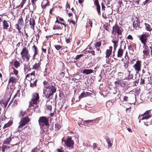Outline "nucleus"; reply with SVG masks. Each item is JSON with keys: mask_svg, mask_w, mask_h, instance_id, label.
I'll use <instances>...</instances> for the list:
<instances>
[{"mask_svg": "<svg viewBox=\"0 0 152 152\" xmlns=\"http://www.w3.org/2000/svg\"><path fill=\"white\" fill-rule=\"evenodd\" d=\"M145 34L138 35V37L142 43L143 44V48L144 49L143 51L144 55L147 56L149 55L150 50L147 45V43L148 40V37L150 35V34Z\"/></svg>", "mask_w": 152, "mask_h": 152, "instance_id": "f257e3e1", "label": "nucleus"}, {"mask_svg": "<svg viewBox=\"0 0 152 152\" xmlns=\"http://www.w3.org/2000/svg\"><path fill=\"white\" fill-rule=\"evenodd\" d=\"M39 96V93L37 92L33 93L31 95V99L29 102L28 107H32L35 110V109L38 107Z\"/></svg>", "mask_w": 152, "mask_h": 152, "instance_id": "f03ea898", "label": "nucleus"}, {"mask_svg": "<svg viewBox=\"0 0 152 152\" xmlns=\"http://www.w3.org/2000/svg\"><path fill=\"white\" fill-rule=\"evenodd\" d=\"M56 88L55 86L51 84L50 86H49L44 90L43 93L45 94V96L46 98H49L50 96L53 95L54 93L56 92Z\"/></svg>", "mask_w": 152, "mask_h": 152, "instance_id": "7ed1b4c3", "label": "nucleus"}, {"mask_svg": "<svg viewBox=\"0 0 152 152\" xmlns=\"http://www.w3.org/2000/svg\"><path fill=\"white\" fill-rule=\"evenodd\" d=\"M20 54L21 57L23 60H26L27 61H29L30 55L29 53V50H28V47H26L25 45L23 47L20 52Z\"/></svg>", "mask_w": 152, "mask_h": 152, "instance_id": "20e7f679", "label": "nucleus"}, {"mask_svg": "<svg viewBox=\"0 0 152 152\" xmlns=\"http://www.w3.org/2000/svg\"><path fill=\"white\" fill-rule=\"evenodd\" d=\"M123 31V30L121 27L119 26L117 24H115L113 26L111 32L115 35L117 34L118 37L120 35H122Z\"/></svg>", "mask_w": 152, "mask_h": 152, "instance_id": "39448f33", "label": "nucleus"}, {"mask_svg": "<svg viewBox=\"0 0 152 152\" xmlns=\"http://www.w3.org/2000/svg\"><path fill=\"white\" fill-rule=\"evenodd\" d=\"M30 121V119L28 116L22 117L21 118L20 121L18 124L19 125L18 127L17 131L19 132L21 131L19 129L25 126L26 124L29 123Z\"/></svg>", "mask_w": 152, "mask_h": 152, "instance_id": "423d86ee", "label": "nucleus"}, {"mask_svg": "<svg viewBox=\"0 0 152 152\" xmlns=\"http://www.w3.org/2000/svg\"><path fill=\"white\" fill-rule=\"evenodd\" d=\"M17 23H18L15 25V28L18 30V32L20 33L21 32L20 30L24 26V21L22 16L20 17Z\"/></svg>", "mask_w": 152, "mask_h": 152, "instance_id": "0eeeda50", "label": "nucleus"}, {"mask_svg": "<svg viewBox=\"0 0 152 152\" xmlns=\"http://www.w3.org/2000/svg\"><path fill=\"white\" fill-rule=\"evenodd\" d=\"M48 121V119L45 116H42L40 117L38 120L40 126L49 125Z\"/></svg>", "mask_w": 152, "mask_h": 152, "instance_id": "6e6552de", "label": "nucleus"}, {"mask_svg": "<svg viewBox=\"0 0 152 152\" xmlns=\"http://www.w3.org/2000/svg\"><path fill=\"white\" fill-rule=\"evenodd\" d=\"M142 117L141 120L148 119L151 118L152 116V110H149L146 111L144 113L139 115Z\"/></svg>", "mask_w": 152, "mask_h": 152, "instance_id": "1a4fd4ad", "label": "nucleus"}, {"mask_svg": "<svg viewBox=\"0 0 152 152\" xmlns=\"http://www.w3.org/2000/svg\"><path fill=\"white\" fill-rule=\"evenodd\" d=\"M141 67V61L139 60H137L135 64L133 66L137 73H138L140 71Z\"/></svg>", "mask_w": 152, "mask_h": 152, "instance_id": "9d476101", "label": "nucleus"}, {"mask_svg": "<svg viewBox=\"0 0 152 152\" xmlns=\"http://www.w3.org/2000/svg\"><path fill=\"white\" fill-rule=\"evenodd\" d=\"M134 20L133 22V27L136 29H138L140 28V21L138 18L137 17H134Z\"/></svg>", "mask_w": 152, "mask_h": 152, "instance_id": "9b49d317", "label": "nucleus"}, {"mask_svg": "<svg viewBox=\"0 0 152 152\" xmlns=\"http://www.w3.org/2000/svg\"><path fill=\"white\" fill-rule=\"evenodd\" d=\"M3 29L8 30L9 27H11V23L8 20H4L2 22Z\"/></svg>", "mask_w": 152, "mask_h": 152, "instance_id": "f8f14e48", "label": "nucleus"}, {"mask_svg": "<svg viewBox=\"0 0 152 152\" xmlns=\"http://www.w3.org/2000/svg\"><path fill=\"white\" fill-rule=\"evenodd\" d=\"M144 25H145V30H147V31H148V32H143V34H143V35L144 34H145V33H146L147 34L148 33H149V34H150V35L148 37H148H150V36L151 35V31H152V28L151 26L148 24L146 23H145L144 24Z\"/></svg>", "mask_w": 152, "mask_h": 152, "instance_id": "ddd939ff", "label": "nucleus"}, {"mask_svg": "<svg viewBox=\"0 0 152 152\" xmlns=\"http://www.w3.org/2000/svg\"><path fill=\"white\" fill-rule=\"evenodd\" d=\"M9 74L11 76V75H15L17 77L18 76V71L14 67H12L9 69Z\"/></svg>", "mask_w": 152, "mask_h": 152, "instance_id": "4468645a", "label": "nucleus"}, {"mask_svg": "<svg viewBox=\"0 0 152 152\" xmlns=\"http://www.w3.org/2000/svg\"><path fill=\"white\" fill-rule=\"evenodd\" d=\"M11 96L8 99H7L4 98L2 99L0 102V104L1 105H3L4 107L6 108L7 107L8 102L9 101Z\"/></svg>", "mask_w": 152, "mask_h": 152, "instance_id": "2eb2a0df", "label": "nucleus"}, {"mask_svg": "<svg viewBox=\"0 0 152 152\" xmlns=\"http://www.w3.org/2000/svg\"><path fill=\"white\" fill-rule=\"evenodd\" d=\"M74 144V141L72 140V137H68L67 139V147H69L70 149H72L73 147Z\"/></svg>", "mask_w": 152, "mask_h": 152, "instance_id": "dca6fc26", "label": "nucleus"}, {"mask_svg": "<svg viewBox=\"0 0 152 152\" xmlns=\"http://www.w3.org/2000/svg\"><path fill=\"white\" fill-rule=\"evenodd\" d=\"M29 81L30 82V86L31 87L33 88L37 87V83L38 81L37 79L34 78Z\"/></svg>", "mask_w": 152, "mask_h": 152, "instance_id": "f3484780", "label": "nucleus"}, {"mask_svg": "<svg viewBox=\"0 0 152 152\" xmlns=\"http://www.w3.org/2000/svg\"><path fill=\"white\" fill-rule=\"evenodd\" d=\"M18 79L16 78L15 77L13 76H10L9 80L8 83L10 84V83H12V85H13L14 84L16 83Z\"/></svg>", "mask_w": 152, "mask_h": 152, "instance_id": "a211bd4d", "label": "nucleus"}, {"mask_svg": "<svg viewBox=\"0 0 152 152\" xmlns=\"http://www.w3.org/2000/svg\"><path fill=\"white\" fill-rule=\"evenodd\" d=\"M43 84L45 89L48 87L49 86H50L51 84H52V83H50V79L47 78L43 81Z\"/></svg>", "mask_w": 152, "mask_h": 152, "instance_id": "6ab92c4d", "label": "nucleus"}, {"mask_svg": "<svg viewBox=\"0 0 152 152\" xmlns=\"http://www.w3.org/2000/svg\"><path fill=\"white\" fill-rule=\"evenodd\" d=\"M41 63L40 61L36 62L34 64L33 66L32 69H33L38 71L41 68Z\"/></svg>", "mask_w": 152, "mask_h": 152, "instance_id": "aec40b11", "label": "nucleus"}, {"mask_svg": "<svg viewBox=\"0 0 152 152\" xmlns=\"http://www.w3.org/2000/svg\"><path fill=\"white\" fill-rule=\"evenodd\" d=\"M113 47L112 46H110L109 49L106 50V56L105 57L107 58H108L111 55Z\"/></svg>", "mask_w": 152, "mask_h": 152, "instance_id": "412c9836", "label": "nucleus"}, {"mask_svg": "<svg viewBox=\"0 0 152 152\" xmlns=\"http://www.w3.org/2000/svg\"><path fill=\"white\" fill-rule=\"evenodd\" d=\"M124 50L121 47V45L118 49L117 51V57L118 58H121L123 54Z\"/></svg>", "mask_w": 152, "mask_h": 152, "instance_id": "4be33fe9", "label": "nucleus"}, {"mask_svg": "<svg viewBox=\"0 0 152 152\" xmlns=\"http://www.w3.org/2000/svg\"><path fill=\"white\" fill-rule=\"evenodd\" d=\"M29 24L31 26L30 27L34 29V26L35 25V20L33 18H31L29 20Z\"/></svg>", "mask_w": 152, "mask_h": 152, "instance_id": "5701e85b", "label": "nucleus"}, {"mask_svg": "<svg viewBox=\"0 0 152 152\" xmlns=\"http://www.w3.org/2000/svg\"><path fill=\"white\" fill-rule=\"evenodd\" d=\"M31 69L30 65L29 64L24 65V71L25 73H27L28 71H30Z\"/></svg>", "mask_w": 152, "mask_h": 152, "instance_id": "b1692460", "label": "nucleus"}, {"mask_svg": "<svg viewBox=\"0 0 152 152\" xmlns=\"http://www.w3.org/2000/svg\"><path fill=\"white\" fill-rule=\"evenodd\" d=\"M20 61L17 60L14 61L13 66L14 68H15L16 69H17L20 67Z\"/></svg>", "mask_w": 152, "mask_h": 152, "instance_id": "393cba45", "label": "nucleus"}, {"mask_svg": "<svg viewBox=\"0 0 152 152\" xmlns=\"http://www.w3.org/2000/svg\"><path fill=\"white\" fill-rule=\"evenodd\" d=\"M112 42L114 44L113 47L114 50H115L116 47H117L118 45V39H116L115 40L114 38L112 39Z\"/></svg>", "mask_w": 152, "mask_h": 152, "instance_id": "a878e982", "label": "nucleus"}, {"mask_svg": "<svg viewBox=\"0 0 152 152\" xmlns=\"http://www.w3.org/2000/svg\"><path fill=\"white\" fill-rule=\"evenodd\" d=\"M49 5V2L48 0H44L42 3V8H45L46 7Z\"/></svg>", "mask_w": 152, "mask_h": 152, "instance_id": "bb28decb", "label": "nucleus"}, {"mask_svg": "<svg viewBox=\"0 0 152 152\" xmlns=\"http://www.w3.org/2000/svg\"><path fill=\"white\" fill-rule=\"evenodd\" d=\"M13 124V121L10 120L8 122L5 124L3 127V129H5L6 128L9 127L11 126Z\"/></svg>", "mask_w": 152, "mask_h": 152, "instance_id": "cd10ccee", "label": "nucleus"}, {"mask_svg": "<svg viewBox=\"0 0 152 152\" xmlns=\"http://www.w3.org/2000/svg\"><path fill=\"white\" fill-rule=\"evenodd\" d=\"M93 72V70L91 69H85L83 70L82 73L83 74H86L88 75Z\"/></svg>", "mask_w": 152, "mask_h": 152, "instance_id": "c85d7f7f", "label": "nucleus"}, {"mask_svg": "<svg viewBox=\"0 0 152 152\" xmlns=\"http://www.w3.org/2000/svg\"><path fill=\"white\" fill-rule=\"evenodd\" d=\"M28 35L27 33H25V36H24V37H25L23 38L24 45H27V43L28 40Z\"/></svg>", "mask_w": 152, "mask_h": 152, "instance_id": "c756f323", "label": "nucleus"}, {"mask_svg": "<svg viewBox=\"0 0 152 152\" xmlns=\"http://www.w3.org/2000/svg\"><path fill=\"white\" fill-rule=\"evenodd\" d=\"M110 25L107 23L103 25L104 28L107 31H109L110 29Z\"/></svg>", "mask_w": 152, "mask_h": 152, "instance_id": "7c9ffc66", "label": "nucleus"}, {"mask_svg": "<svg viewBox=\"0 0 152 152\" xmlns=\"http://www.w3.org/2000/svg\"><path fill=\"white\" fill-rule=\"evenodd\" d=\"M112 12H107V11H103V12L102 16L103 18H105V19L107 18V15H110L112 14Z\"/></svg>", "mask_w": 152, "mask_h": 152, "instance_id": "2f4dec72", "label": "nucleus"}, {"mask_svg": "<svg viewBox=\"0 0 152 152\" xmlns=\"http://www.w3.org/2000/svg\"><path fill=\"white\" fill-rule=\"evenodd\" d=\"M26 113V110H21L19 113V115L20 117H23Z\"/></svg>", "mask_w": 152, "mask_h": 152, "instance_id": "473e14b6", "label": "nucleus"}, {"mask_svg": "<svg viewBox=\"0 0 152 152\" xmlns=\"http://www.w3.org/2000/svg\"><path fill=\"white\" fill-rule=\"evenodd\" d=\"M127 75H128V77H125V79L127 80H130L132 79L133 77V76L132 75H130V71H129V70H128L127 71Z\"/></svg>", "mask_w": 152, "mask_h": 152, "instance_id": "72a5a7b5", "label": "nucleus"}, {"mask_svg": "<svg viewBox=\"0 0 152 152\" xmlns=\"http://www.w3.org/2000/svg\"><path fill=\"white\" fill-rule=\"evenodd\" d=\"M52 103L51 102L49 104L46 105V109L47 110H50V111L52 110Z\"/></svg>", "mask_w": 152, "mask_h": 152, "instance_id": "f704fd0d", "label": "nucleus"}, {"mask_svg": "<svg viewBox=\"0 0 152 152\" xmlns=\"http://www.w3.org/2000/svg\"><path fill=\"white\" fill-rule=\"evenodd\" d=\"M96 7V10L97 11L98 14L99 15H101L100 12V4L96 5H95Z\"/></svg>", "mask_w": 152, "mask_h": 152, "instance_id": "c9c22d12", "label": "nucleus"}, {"mask_svg": "<svg viewBox=\"0 0 152 152\" xmlns=\"http://www.w3.org/2000/svg\"><path fill=\"white\" fill-rule=\"evenodd\" d=\"M11 139L10 137H9V138H7L3 142V143L4 144H6L7 145L9 144L10 143V142H11Z\"/></svg>", "mask_w": 152, "mask_h": 152, "instance_id": "e433bc0d", "label": "nucleus"}, {"mask_svg": "<svg viewBox=\"0 0 152 152\" xmlns=\"http://www.w3.org/2000/svg\"><path fill=\"white\" fill-rule=\"evenodd\" d=\"M101 42L100 41L97 42L96 43L94 44V46L95 47L94 49H95L96 48H99L100 46H101Z\"/></svg>", "mask_w": 152, "mask_h": 152, "instance_id": "4c0bfd02", "label": "nucleus"}, {"mask_svg": "<svg viewBox=\"0 0 152 152\" xmlns=\"http://www.w3.org/2000/svg\"><path fill=\"white\" fill-rule=\"evenodd\" d=\"M73 52L72 51H71V52H69L68 54V56H69L68 57H67V59L68 60V58L69 59L72 58H73Z\"/></svg>", "mask_w": 152, "mask_h": 152, "instance_id": "58836bf2", "label": "nucleus"}, {"mask_svg": "<svg viewBox=\"0 0 152 152\" xmlns=\"http://www.w3.org/2000/svg\"><path fill=\"white\" fill-rule=\"evenodd\" d=\"M106 141L107 143V144H108V146L110 147L111 146H112V144L110 140V138L108 137H107V138L106 139Z\"/></svg>", "mask_w": 152, "mask_h": 152, "instance_id": "ea45409f", "label": "nucleus"}, {"mask_svg": "<svg viewBox=\"0 0 152 152\" xmlns=\"http://www.w3.org/2000/svg\"><path fill=\"white\" fill-rule=\"evenodd\" d=\"M126 82L125 81L120 80L119 85L121 87H124L126 86Z\"/></svg>", "mask_w": 152, "mask_h": 152, "instance_id": "a19ab883", "label": "nucleus"}, {"mask_svg": "<svg viewBox=\"0 0 152 152\" xmlns=\"http://www.w3.org/2000/svg\"><path fill=\"white\" fill-rule=\"evenodd\" d=\"M20 90H17L16 93L14 96L13 99H14L17 97H19L20 96Z\"/></svg>", "mask_w": 152, "mask_h": 152, "instance_id": "79ce46f5", "label": "nucleus"}, {"mask_svg": "<svg viewBox=\"0 0 152 152\" xmlns=\"http://www.w3.org/2000/svg\"><path fill=\"white\" fill-rule=\"evenodd\" d=\"M96 54L97 55L99 56L101 53V50L99 48H96Z\"/></svg>", "mask_w": 152, "mask_h": 152, "instance_id": "37998d69", "label": "nucleus"}, {"mask_svg": "<svg viewBox=\"0 0 152 152\" xmlns=\"http://www.w3.org/2000/svg\"><path fill=\"white\" fill-rule=\"evenodd\" d=\"M61 127V126L58 124H56L55 125V130H58Z\"/></svg>", "mask_w": 152, "mask_h": 152, "instance_id": "c03bdc74", "label": "nucleus"}, {"mask_svg": "<svg viewBox=\"0 0 152 152\" xmlns=\"http://www.w3.org/2000/svg\"><path fill=\"white\" fill-rule=\"evenodd\" d=\"M86 97L85 92H83L81 93L80 96H79V99L80 100L82 98Z\"/></svg>", "mask_w": 152, "mask_h": 152, "instance_id": "a18cd8bd", "label": "nucleus"}, {"mask_svg": "<svg viewBox=\"0 0 152 152\" xmlns=\"http://www.w3.org/2000/svg\"><path fill=\"white\" fill-rule=\"evenodd\" d=\"M18 100L17 99H15L14 102L13 104L12 105V106L13 107H14L15 106H16L18 104Z\"/></svg>", "mask_w": 152, "mask_h": 152, "instance_id": "49530a36", "label": "nucleus"}, {"mask_svg": "<svg viewBox=\"0 0 152 152\" xmlns=\"http://www.w3.org/2000/svg\"><path fill=\"white\" fill-rule=\"evenodd\" d=\"M32 48L34 52H36V51L38 50L37 47L34 45L32 47Z\"/></svg>", "mask_w": 152, "mask_h": 152, "instance_id": "de8ad7c7", "label": "nucleus"}, {"mask_svg": "<svg viewBox=\"0 0 152 152\" xmlns=\"http://www.w3.org/2000/svg\"><path fill=\"white\" fill-rule=\"evenodd\" d=\"M32 78L30 77V75L28 74H27L25 77V79L28 80L29 81L30 80H31V79Z\"/></svg>", "mask_w": 152, "mask_h": 152, "instance_id": "09e8293b", "label": "nucleus"}, {"mask_svg": "<svg viewBox=\"0 0 152 152\" xmlns=\"http://www.w3.org/2000/svg\"><path fill=\"white\" fill-rule=\"evenodd\" d=\"M95 120H85L84 121V124H87L91 123L93 121H95Z\"/></svg>", "mask_w": 152, "mask_h": 152, "instance_id": "8fccbe9b", "label": "nucleus"}, {"mask_svg": "<svg viewBox=\"0 0 152 152\" xmlns=\"http://www.w3.org/2000/svg\"><path fill=\"white\" fill-rule=\"evenodd\" d=\"M26 0H22V2L20 4V7H23V5L25 3Z\"/></svg>", "mask_w": 152, "mask_h": 152, "instance_id": "3c124183", "label": "nucleus"}, {"mask_svg": "<svg viewBox=\"0 0 152 152\" xmlns=\"http://www.w3.org/2000/svg\"><path fill=\"white\" fill-rule=\"evenodd\" d=\"M120 80H118L117 81H116L114 83L115 84V86H118L120 84Z\"/></svg>", "mask_w": 152, "mask_h": 152, "instance_id": "603ef678", "label": "nucleus"}, {"mask_svg": "<svg viewBox=\"0 0 152 152\" xmlns=\"http://www.w3.org/2000/svg\"><path fill=\"white\" fill-rule=\"evenodd\" d=\"M145 81L144 79H142V77H141L140 79V84L141 85L144 84L145 83Z\"/></svg>", "mask_w": 152, "mask_h": 152, "instance_id": "864d4df0", "label": "nucleus"}, {"mask_svg": "<svg viewBox=\"0 0 152 152\" xmlns=\"http://www.w3.org/2000/svg\"><path fill=\"white\" fill-rule=\"evenodd\" d=\"M54 47H55V48H56V49L57 50H59V49H61V46L60 45H54Z\"/></svg>", "mask_w": 152, "mask_h": 152, "instance_id": "5fc2aeb1", "label": "nucleus"}, {"mask_svg": "<svg viewBox=\"0 0 152 152\" xmlns=\"http://www.w3.org/2000/svg\"><path fill=\"white\" fill-rule=\"evenodd\" d=\"M83 56V55L82 54H80L79 55H77L75 58L74 59L77 60L79 58H80L81 57Z\"/></svg>", "mask_w": 152, "mask_h": 152, "instance_id": "6e6d98bb", "label": "nucleus"}, {"mask_svg": "<svg viewBox=\"0 0 152 152\" xmlns=\"http://www.w3.org/2000/svg\"><path fill=\"white\" fill-rule=\"evenodd\" d=\"M139 79L138 78L137 79H136L134 81L133 83H134V86H137V85L136 84H137L139 83Z\"/></svg>", "mask_w": 152, "mask_h": 152, "instance_id": "4d7b16f0", "label": "nucleus"}, {"mask_svg": "<svg viewBox=\"0 0 152 152\" xmlns=\"http://www.w3.org/2000/svg\"><path fill=\"white\" fill-rule=\"evenodd\" d=\"M101 6L102 10H103V11H105V6H104V4L103 3H101Z\"/></svg>", "mask_w": 152, "mask_h": 152, "instance_id": "13d9d810", "label": "nucleus"}, {"mask_svg": "<svg viewBox=\"0 0 152 152\" xmlns=\"http://www.w3.org/2000/svg\"><path fill=\"white\" fill-rule=\"evenodd\" d=\"M1 32H0V42L2 41L4 38V35H1Z\"/></svg>", "mask_w": 152, "mask_h": 152, "instance_id": "bf43d9fd", "label": "nucleus"}, {"mask_svg": "<svg viewBox=\"0 0 152 152\" xmlns=\"http://www.w3.org/2000/svg\"><path fill=\"white\" fill-rule=\"evenodd\" d=\"M47 48H44L43 47H42V52L44 53H46V51H47Z\"/></svg>", "mask_w": 152, "mask_h": 152, "instance_id": "052dcab7", "label": "nucleus"}, {"mask_svg": "<svg viewBox=\"0 0 152 152\" xmlns=\"http://www.w3.org/2000/svg\"><path fill=\"white\" fill-rule=\"evenodd\" d=\"M64 138L62 139V143L65 146H66V140H64Z\"/></svg>", "mask_w": 152, "mask_h": 152, "instance_id": "680f3d73", "label": "nucleus"}, {"mask_svg": "<svg viewBox=\"0 0 152 152\" xmlns=\"http://www.w3.org/2000/svg\"><path fill=\"white\" fill-rule=\"evenodd\" d=\"M81 121H79L78 122V124L79 126H80V125H85V124H84V121H83V122H80V121H83V119H80Z\"/></svg>", "mask_w": 152, "mask_h": 152, "instance_id": "e2e57ef3", "label": "nucleus"}, {"mask_svg": "<svg viewBox=\"0 0 152 152\" xmlns=\"http://www.w3.org/2000/svg\"><path fill=\"white\" fill-rule=\"evenodd\" d=\"M118 3L119 5V7H121V5L123 4V2L122 1V0H118Z\"/></svg>", "mask_w": 152, "mask_h": 152, "instance_id": "0e129e2a", "label": "nucleus"}, {"mask_svg": "<svg viewBox=\"0 0 152 152\" xmlns=\"http://www.w3.org/2000/svg\"><path fill=\"white\" fill-rule=\"evenodd\" d=\"M7 146L6 145H2V151L3 152H4L5 150L7 148Z\"/></svg>", "mask_w": 152, "mask_h": 152, "instance_id": "69168bd1", "label": "nucleus"}, {"mask_svg": "<svg viewBox=\"0 0 152 152\" xmlns=\"http://www.w3.org/2000/svg\"><path fill=\"white\" fill-rule=\"evenodd\" d=\"M64 73L63 72H61L59 75V77L60 78H62L64 77Z\"/></svg>", "mask_w": 152, "mask_h": 152, "instance_id": "338daca9", "label": "nucleus"}, {"mask_svg": "<svg viewBox=\"0 0 152 152\" xmlns=\"http://www.w3.org/2000/svg\"><path fill=\"white\" fill-rule=\"evenodd\" d=\"M85 94L86 97L89 96H90L91 94H92L91 93L89 92H85Z\"/></svg>", "mask_w": 152, "mask_h": 152, "instance_id": "774afa93", "label": "nucleus"}]
</instances>
